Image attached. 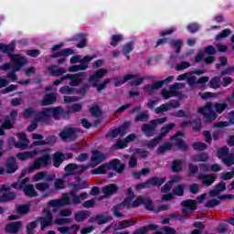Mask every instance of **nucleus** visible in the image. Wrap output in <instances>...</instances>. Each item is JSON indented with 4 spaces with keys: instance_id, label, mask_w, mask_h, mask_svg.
<instances>
[{
    "instance_id": "obj_1",
    "label": "nucleus",
    "mask_w": 234,
    "mask_h": 234,
    "mask_svg": "<svg viewBox=\"0 0 234 234\" xmlns=\"http://www.w3.org/2000/svg\"><path fill=\"white\" fill-rule=\"evenodd\" d=\"M16 48V43L12 42L9 45L0 44V52H3L4 54H8L10 57V63H6L1 66L2 70H10L13 67V71L9 72L7 74V78L11 80V81H17V75H16V72H19L23 67L26 65H28V60H27V58L17 55V54H12Z\"/></svg>"
},
{
    "instance_id": "obj_2",
    "label": "nucleus",
    "mask_w": 234,
    "mask_h": 234,
    "mask_svg": "<svg viewBox=\"0 0 234 234\" xmlns=\"http://www.w3.org/2000/svg\"><path fill=\"white\" fill-rule=\"evenodd\" d=\"M80 189H85V185L78 184L72 186L69 192L72 200H70L69 194H63L61 198L48 201V206L50 207H63L65 206H70L71 204H75V206L81 204L83 200H87V198H89V194L87 192H82L80 196L76 195Z\"/></svg>"
},
{
    "instance_id": "obj_3",
    "label": "nucleus",
    "mask_w": 234,
    "mask_h": 234,
    "mask_svg": "<svg viewBox=\"0 0 234 234\" xmlns=\"http://www.w3.org/2000/svg\"><path fill=\"white\" fill-rule=\"evenodd\" d=\"M107 74H109V69H107V68H101L99 69H96L95 71H92L89 75L88 82L80 84L81 87L80 90V93L82 94V96H85L90 87H96L98 92L103 90V89H105V87H107V85L111 83V79H105L100 84V81H101V80H103V78H105Z\"/></svg>"
},
{
    "instance_id": "obj_4",
    "label": "nucleus",
    "mask_w": 234,
    "mask_h": 234,
    "mask_svg": "<svg viewBox=\"0 0 234 234\" xmlns=\"http://www.w3.org/2000/svg\"><path fill=\"white\" fill-rule=\"evenodd\" d=\"M126 193L127 198L123 202V206L125 207H138V206H142V204H144L148 211H154L155 213H158V211H165L169 209V205H163L159 207L158 209H154V207H153V201L149 197H138L137 200L133 201V198L134 197L133 188H128Z\"/></svg>"
},
{
    "instance_id": "obj_5",
    "label": "nucleus",
    "mask_w": 234,
    "mask_h": 234,
    "mask_svg": "<svg viewBox=\"0 0 234 234\" xmlns=\"http://www.w3.org/2000/svg\"><path fill=\"white\" fill-rule=\"evenodd\" d=\"M227 108L228 104L226 102H216L214 105L211 102H207L205 106L199 108L197 112L203 115L205 122H213V120H217L218 114H222Z\"/></svg>"
},
{
    "instance_id": "obj_6",
    "label": "nucleus",
    "mask_w": 234,
    "mask_h": 234,
    "mask_svg": "<svg viewBox=\"0 0 234 234\" xmlns=\"http://www.w3.org/2000/svg\"><path fill=\"white\" fill-rule=\"evenodd\" d=\"M124 167L125 166L120 162V160L115 159L110 164H104L98 168L93 169L91 173L92 175H109V176L112 177L114 175L112 171H116V173H122Z\"/></svg>"
},
{
    "instance_id": "obj_7",
    "label": "nucleus",
    "mask_w": 234,
    "mask_h": 234,
    "mask_svg": "<svg viewBox=\"0 0 234 234\" xmlns=\"http://www.w3.org/2000/svg\"><path fill=\"white\" fill-rule=\"evenodd\" d=\"M62 114L63 109L61 107L46 108L36 114V120L37 122H41L42 123H48L51 116H53L55 120H59Z\"/></svg>"
},
{
    "instance_id": "obj_8",
    "label": "nucleus",
    "mask_w": 234,
    "mask_h": 234,
    "mask_svg": "<svg viewBox=\"0 0 234 234\" xmlns=\"http://www.w3.org/2000/svg\"><path fill=\"white\" fill-rule=\"evenodd\" d=\"M52 164V157L50 154H46L41 157L37 158L33 164L27 169L23 170L21 173V177L26 176L27 174L34 173V171H39V169H43V167H48Z\"/></svg>"
},
{
    "instance_id": "obj_9",
    "label": "nucleus",
    "mask_w": 234,
    "mask_h": 234,
    "mask_svg": "<svg viewBox=\"0 0 234 234\" xmlns=\"http://www.w3.org/2000/svg\"><path fill=\"white\" fill-rule=\"evenodd\" d=\"M96 56H86L81 58V56L77 55L70 58L71 66L68 69V72H78L80 70H87L89 69V63L94 59ZM75 63H80V65H75Z\"/></svg>"
},
{
    "instance_id": "obj_10",
    "label": "nucleus",
    "mask_w": 234,
    "mask_h": 234,
    "mask_svg": "<svg viewBox=\"0 0 234 234\" xmlns=\"http://www.w3.org/2000/svg\"><path fill=\"white\" fill-rule=\"evenodd\" d=\"M83 76H85V72H80V73H76V74H67L64 75L62 78L59 80H56L53 82V85H60V83H63L65 80H69V85L70 87H78L83 83L84 79Z\"/></svg>"
},
{
    "instance_id": "obj_11",
    "label": "nucleus",
    "mask_w": 234,
    "mask_h": 234,
    "mask_svg": "<svg viewBox=\"0 0 234 234\" xmlns=\"http://www.w3.org/2000/svg\"><path fill=\"white\" fill-rule=\"evenodd\" d=\"M167 122V117H163L160 119H154L150 122V123H145L141 127V131L145 134L147 138L154 136V131L158 125H162Z\"/></svg>"
},
{
    "instance_id": "obj_12",
    "label": "nucleus",
    "mask_w": 234,
    "mask_h": 234,
    "mask_svg": "<svg viewBox=\"0 0 234 234\" xmlns=\"http://www.w3.org/2000/svg\"><path fill=\"white\" fill-rule=\"evenodd\" d=\"M215 52H217L215 47H207L204 51H200L199 53H197L196 57V63H202V61H205L207 65H211V63L215 61V57H213V54H215Z\"/></svg>"
},
{
    "instance_id": "obj_13",
    "label": "nucleus",
    "mask_w": 234,
    "mask_h": 234,
    "mask_svg": "<svg viewBox=\"0 0 234 234\" xmlns=\"http://www.w3.org/2000/svg\"><path fill=\"white\" fill-rule=\"evenodd\" d=\"M202 76V74H206V70L204 69H197L194 70L192 72H188V79H187V84L190 87H194V85H204V83H207L209 81V77L204 76L201 78H197V76Z\"/></svg>"
},
{
    "instance_id": "obj_14",
    "label": "nucleus",
    "mask_w": 234,
    "mask_h": 234,
    "mask_svg": "<svg viewBox=\"0 0 234 234\" xmlns=\"http://www.w3.org/2000/svg\"><path fill=\"white\" fill-rule=\"evenodd\" d=\"M28 182H30V178L26 177L19 185L18 183H14L12 187L22 190L27 197H37V192L36 191V188H34V185H27Z\"/></svg>"
},
{
    "instance_id": "obj_15",
    "label": "nucleus",
    "mask_w": 234,
    "mask_h": 234,
    "mask_svg": "<svg viewBox=\"0 0 234 234\" xmlns=\"http://www.w3.org/2000/svg\"><path fill=\"white\" fill-rule=\"evenodd\" d=\"M184 87H186V84L184 83H175L170 87V90H163L162 96L165 100H169V98L178 96V90L184 89Z\"/></svg>"
},
{
    "instance_id": "obj_16",
    "label": "nucleus",
    "mask_w": 234,
    "mask_h": 234,
    "mask_svg": "<svg viewBox=\"0 0 234 234\" xmlns=\"http://www.w3.org/2000/svg\"><path fill=\"white\" fill-rule=\"evenodd\" d=\"M43 213L46 217H42L37 219V221L40 223L42 231L48 226H52L54 224V218L52 217L50 210L45 208Z\"/></svg>"
},
{
    "instance_id": "obj_17",
    "label": "nucleus",
    "mask_w": 234,
    "mask_h": 234,
    "mask_svg": "<svg viewBox=\"0 0 234 234\" xmlns=\"http://www.w3.org/2000/svg\"><path fill=\"white\" fill-rule=\"evenodd\" d=\"M164 182H165V177H153L146 183L136 185L135 189L137 191H142V189H145V187H151V186H162Z\"/></svg>"
},
{
    "instance_id": "obj_18",
    "label": "nucleus",
    "mask_w": 234,
    "mask_h": 234,
    "mask_svg": "<svg viewBox=\"0 0 234 234\" xmlns=\"http://www.w3.org/2000/svg\"><path fill=\"white\" fill-rule=\"evenodd\" d=\"M7 191H10V186L6 185L0 186V202H10V200H14V198H16V194L12 192L5 194Z\"/></svg>"
},
{
    "instance_id": "obj_19",
    "label": "nucleus",
    "mask_w": 234,
    "mask_h": 234,
    "mask_svg": "<svg viewBox=\"0 0 234 234\" xmlns=\"http://www.w3.org/2000/svg\"><path fill=\"white\" fill-rule=\"evenodd\" d=\"M45 150H32L31 152H23L16 154V158L21 161H27L34 158L37 154H41Z\"/></svg>"
},
{
    "instance_id": "obj_20",
    "label": "nucleus",
    "mask_w": 234,
    "mask_h": 234,
    "mask_svg": "<svg viewBox=\"0 0 234 234\" xmlns=\"http://www.w3.org/2000/svg\"><path fill=\"white\" fill-rule=\"evenodd\" d=\"M87 167L76 164H69L65 167V171L68 175H81L83 171L87 170Z\"/></svg>"
},
{
    "instance_id": "obj_21",
    "label": "nucleus",
    "mask_w": 234,
    "mask_h": 234,
    "mask_svg": "<svg viewBox=\"0 0 234 234\" xmlns=\"http://www.w3.org/2000/svg\"><path fill=\"white\" fill-rule=\"evenodd\" d=\"M17 137L20 140V143L16 142L13 138H11L12 144L15 145V147H17L18 149H27L28 146L29 141L27 139V135L25 133H20L17 134Z\"/></svg>"
},
{
    "instance_id": "obj_22",
    "label": "nucleus",
    "mask_w": 234,
    "mask_h": 234,
    "mask_svg": "<svg viewBox=\"0 0 234 234\" xmlns=\"http://www.w3.org/2000/svg\"><path fill=\"white\" fill-rule=\"evenodd\" d=\"M183 213H193L197 209V201L192 199L185 200L181 203Z\"/></svg>"
},
{
    "instance_id": "obj_23",
    "label": "nucleus",
    "mask_w": 234,
    "mask_h": 234,
    "mask_svg": "<svg viewBox=\"0 0 234 234\" xmlns=\"http://www.w3.org/2000/svg\"><path fill=\"white\" fill-rule=\"evenodd\" d=\"M80 133V130L76 128H69L64 130L59 133V136L61 140L67 141V140H73V138H76V133Z\"/></svg>"
},
{
    "instance_id": "obj_24",
    "label": "nucleus",
    "mask_w": 234,
    "mask_h": 234,
    "mask_svg": "<svg viewBox=\"0 0 234 234\" xmlns=\"http://www.w3.org/2000/svg\"><path fill=\"white\" fill-rule=\"evenodd\" d=\"M104 160H105V155L103 153H101L98 150H95L91 153L90 161H91V165L93 167L101 164V162Z\"/></svg>"
},
{
    "instance_id": "obj_25",
    "label": "nucleus",
    "mask_w": 234,
    "mask_h": 234,
    "mask_svg": "<svg viewBox=\"0 0 234 234\" xmlns=\"http://www.w3.org/2000/svg\"><path fill=\"white\" fill-rule=\"evenodd\" d=\"M128 133L127 125L121 126L115 130H112L107 133V138H117V136H125Z\"/></svg>"
},
{
    "instance_id": "obj_26",
    "label": "nucleus",
    "mask_w": 234,
    "mask_h": 234,
    "mask_svg": "<svg viewBox=\"0 0 234 234\" xmlns=\"http://www.w3.org/2000/svg\"><path fill=\"white\" fill-rule=\"evenodd\" d=\"M57 229L62 234H78V231H80V225L73 224L69 227H58Z\"/></svg>"
},
{
    "instance_id": "obj_27",
    "label": "nucleus",
    "mask_w": 234,
    "mask_h": 234,
    "mask_svg": "<svg viewBox=\"0 0 234 234\" xmlns=\"http://www.w3.org/2000/svg\"><path fill=\"white\" fill-rule=\"evenodd\" d=\"M175 127H176L175 122H171L162 127L160 130V134L159 136H157L158 137L157 140H164V138H165V136H167V134H169V133H171V131H173Z\"/></svg>"
},
{
    "instance_id": "obj_28",
    "label": "nucleus",
    "mask_w": 234,
    "mask_h": 234,
    "mask_svg": "<svg viewBox=\"0 0 234 234\" xmlns=\"http://www.w3.org/2000/svg\"><path fill=\"white\" fill-rule=\"evenodd\" d=\"M70 55H72V49L66 48V49L61 50L58 54L53 55L52 58H61L58 60V65H61L62 63H65L67 61V59H65V58H67V56H70Z\"/></svg>"
},
{
    "instance_id": "obj_29",
    "label": "nucleus",
    "mask_w": 234,
    "mask_h": 234,
    "mask_svg": "<svg viewBox=\"0 0 234 234\" xmlns=\"http://www.w3.org/2000/svg\"><path fill=\"white\" fill-rule=\"evenodd\" d=\"M201 124H202V121H200V119L192 118L191 122H181V127H187V125H191L194 131H200Z\"/></svg>"
},
{
    "instance_id": "obj_30",
    "label": "nucleus",
    "mask_w": 234,
    "mask_h": 234,
    "mask_svg": "<svg viewBox=\"0 0 234 234\" xmlns=\"http://www.w3.org/2000/svg\"><path fill=\"white\" fill-rule=\"evenodd\" d=\"M133 78H136V75H125L123 78L115 77L113 79V85L114 87H120L121 85H123V83H127V81H131Z\"/></svg>"
},
{
    "instance_id": "obj_31",
    "label": "nucleus",
    "mask_w": 234,
    "mask_h": 234,
    "mask_svg": "<svg viewBox=\"0 0 234 234\" xmlns=\"http://www.w3.org/2000/svg\"><path fill=\"white\" fill-rule=\"evenodd\" d=\"M197 178L199 180H202L203 186H207V187H209V186H211V184H213V182H215V180H216V177L214 175L200 174V175H198Z\"/></svg>"
},
{
    "instance_id": "obj_32",
    "label": "nucleus",
    "mask_w": 234,
    "mask_h": 234,
    "mask_svg": "<svg viewBox=\"0 0 234 234\" xmlns=\"http://www.w3.org/2000/svg\"><path fill=\"white\" fill-rule=\"evenodd\" d=\"M48 71L51 76H63V74H67V69L58 68V66L48 67Z\"/></svg>"
},
{
    "instance_id": "obj_33",
    "label": "nucleus",
    "mask_w": 234,
    "mask_h": 234,
    "mask_svg": "<svg viewBox=\"0 0 234 234\" xmlns=\"http://www.w3.org/2000/svg\"><path fill=\"white\" fill-rule=\"evenodd\" d=\"M171 140L176 142V145L179 147V149H183L184 151L187 149V144H186V142L182 140V133H177L174 137L171 138Z\"/></svg>"
},
{
    "instance_id": "obj_34",
    "label": "nucleus",
    "mask_w": 234,
    "mask_h": 234,
    "mask_svg": "<svg viewBox=\"0 0 234 234\" xmlns=\"http://www.w3.org/2000/svg\"><path fill=\"white\" fill-rule=\"evenodd\" d=\"M6 173H16L17 171V163L16 162V157H10L6 164Z\"/></svg>"
},
{
    "instance_id": "obj_35",
    "label": "nucleus",
    "mask_w": 234,
    "mask_h": 234,
    "mask_svg": "<svg viewBox=\"0 0 234 234\" xmlns=\"http://www.w3.org/2000/svg\"><path fill=\"white\" fill-rule=\"evenodd\" d=\"M224 191H226V183L220 182L216 186L215 189L210 190L209 197H218Z\"/></svg>"
},
{
    "instance_id": "obj_36",
    "label": "nucleus",
    "mask_w": 234,
    "mask_h": 234,
    "mask_svg": "<svg viewBox=\"0 0 234 234\" xmlns=\"http://www.w3.org/2000/svg\"><path fill=\"white\" fill-rule=\"evenodd\" d=\"M118 186L115 184L108 185L104 187H102V193L106 197H111V195H114V193H118Z\"/></svg>"
},
{
    "instance_id": "obj_37",
    "label": "nucleus",
    "mask_w": 234,
    "mask_h": 234,
    "mask_svg": "<svg viewBox=\"0 0 234 234\" xmlns=\"http://www.w3.org/2000/svg\"><path fill=\"white\" fill-rule=\"evenodd\" d=\"M63 160H65V154L57 152L53 154V165L54 167H59L61 164H63Z\"/></svg>"
},
{
    "instance_id": "obj_38",
    "label": "nucleus",
    "mask_w": 234,
    "mask_h": 234,
    "mask_svg": "<svg viewBox=\"0 0 234 234\" xmlns=\"http://www.w3.org/2000/svg\"><path fill=\"white\" fill-rule=\"evenodd\" d=\"M19 229H21V222L20 221L9 223L5 227V230L8 231V233H17V231H19Z\"/></svg>"
},
{
    "instance_id": "obj_39",
    "label": "nucleus",
    "mask_w": 234,
    "mask_h": 234,
    "mask_svg": "<svg viewBox=\"0 0 234 234\" xmlns=\"http://www.w3.org/2000/svg\"><path fill=\"white\" fill-rule=\"evenodd\" d=\"M90 213L87 210H80L75 213L76 222H83L86 218H89Z\"/></svg>"
},
{
    "instance_id": "obj_40",
    "label": "nucleus",
    "mask_w": 234,
    "mask_h": 234,
    "mask_svg": "<svg viewBox=\"0 0 234 234\" xmlns=\"http://www.w3.org/2000/svg\"><path fill=\"white\" fill-rule=\"evenodd\" d=\"M163 82H154L152 86L147 85L144 87V91L146 94H153L154 91L158 90V89H162Z\"/></svg>"
},
{
    "instance_id": "obj_41",
    "label": "nucleus",
    "mask_w": 234,
    "mask_h": 234,
    "mask_svg": "<svg viewBox=\"0 0 234 234\" xmlns=\"http://www.w3.org/2000/svg\"><path fill=\"white\" fill-rule=\"evenodd\" d=\"M32 138L33 140H38V141L33 142L32 147L37 146V145H46V144H50V142L48 141H43V135L41 134L33 133Z\"/></svg>"
},
{
    "instance_id": "obj_42",
    "label": "nucleus",
    "mask_w": 234,
    "mask_h": 234,
    "mask_svg": "<svg viewBox=\"0 0 234 234\" xmlns=\"http://www.w3.org/2000/svg\"><path fill=\"white\" fill-rule=\"evenodd\" d=\"M56 94L50 93L44 97V99L41 101V105L47 106V105H52V103L56 102Z\"/></svg>"
},
{
    "instance_id": "obj_43",
    "label": "nucleus",
    "mask_w": 234,
    "mask_h": 234,
    "mask_svg": "<svg viewBox=\"0 0 234 234\" xmlns=\"http://www.w3.org/2000/svg\"><path fill=\"white\" fill-rule=\"evenodd\" d=\"M128 76H135L134 78L130 80V85L132 87H138V85H142V83H144V80H145V78L144 77L138 78V74H129Z\"/></svg>"
},
{
    "instance_id": "obj_44",
    "label": "nucleus",
    "mask_w": 234,
    "mask_h": 234,
    "mask_svg": "<svg viewBox=\"0 0 234 234\" xmlns=\"http://www.w3.org/2000/svg\"><path fill=\"white\" fill-rule=\"evenodd\" d=\"M47 172H38L32 176V182H41V180H52V177L46 178Z\"/></svg>"
},
{
    "instance_id": "obj_45",
    "label": "nucleus",
    "mask_w": 234,
    "mask_h": 234,
    "mask_svg": "<svg viewBox=\"0 0 234 234\" xmlns=\"http://www.w3.org/2000/svg\"><path fill=\"white\" fill-rule=\"evenodd\" d=\"M232 118L229 122H219L218 123H215L214 127H219V129H222V127H228L229 125H234V112H231Z\"/></svg>"
},
{
    "instance_id": "obj_46",
    "label": "nucleus",
    "mask_w": 234,
    "mask_h": 234,
    "mask_svg": "<svg viewBox=\"0 0 234 234\" xmlns=\"http://www.w3.org/2000/svg\"><path fill=\"white\" fill-rule=\"evenodd\" d=\"M192 162H207V160H209V155L207 154H199L193 155L191 157Z\"/></svg>"
},
{
    "instance_id": "obj_47",
    "label": "nucleus",
    "mask_w": 234,
    "mask_h": 234,
    "mask_svg": "<svg viewBox=\"0 0 234 234\" xmlns=\"http://www.w3.org/2000/svg\"><path fill=\"white\" fill-rule=\"evenodd\" d=\"M70 222H72V219L69 218H63L60 217L59 218H56L55 219H53V224H57L58 226H63L65 224H70Z\"/></svg>"
},
{
    "instance_id": "obj_48",
    "label": "nucleus",
    "mask_w": 234,
    "mask_h": 234,
    "mask_svg": "<svg viewBox=\"0 0 234 234\" xmlns=\"http://www.w3.org/2000/svg\"><path fill=\"white\" fill-rule=\"evenodd\" d=\"M208 85L211 87V89H220L222 81L220 80V78L214 77L210 80Z\"/></svg>"
},
{
    "instance_id": "obj_49",
    "label": "nucleus",
    "mask_w": 234,
    "mask_h": 234,
    "mask_svg": "<svg viewBox=\"0 0 234 234\" xmlns=\"http://www.w3.org/2000/svg\"><path fill=\"white\" fill-rule=\"evenodd\" d=\"M35 187L37 191H40L41 193H45V191H48V189H50V185L46 182H41V183L36 184Z\"/></svg>"
},
{
    "instance_id": "obj_50",
    "label": "nucleus",
    "mask_w": 234,
    "mask_h": 234,
    "mask_svg": "<svg viewBox=\"0 0 234 234\" xmlns=\"http://www.w3.org/2000/svg\"><path fill=\"white\" fill-rule=\"evenodd\" d=\"M107 220L109 219L103 216H96L95 218H90V222L91 224H94V222H96L97 224H100V225L105 224Z\"/></svg>"
},
{
    "instance_id": "obj_51",
    "label": "nucleus",
    "mask_w": 234,
    "mask_h": 234,
    "mask_svg": "<svg viewBox=\"0 0 234 234\" xmlns=\"http://www.w3.org/2000/svg\"><path fill=\"white\" fill-rule=\"evenodd\" d=\"M58 92H60V94H75L76 89L70 86H63L59 89Z\"/></svg>"
},
{
    "instance_id": "obj_52",
    "label": "nucleus",
    "mask_w": 234,
    "mask_h": 234,
    "mask_svg": "<svg viewBox=\"0 0 234 234\" xmlns=\"http://www.w3.org/2000/svg\"><path fill=\"white\" fill-rule=\"evenodd\" d=\"M133 43H128L124 46H122V54H124V56H126V59H131V57L127 54H129L130 52H133Z\"/></svg>"
},
{
    "instance_id": "obj_53",
    "label": "nucleus",
    "mask_w": 234,
    "mask_h": 234,
    "mask_svg": "<svg viewBox=\"0 0 234 234\" xmlns=\"http://www.w3.org/2000/svg\"><path fill=\"white\" fill-rule=\"evenodd\" d=\"M184 167V162L182 161H174L172 165V171L174 173H178L182 171V168Z\"/></svg>"
},
{
    "instance_id": "obj_54",
    "label": "nucleus",
    "mask_w": 234,
    "mask_h": 234,
    "mask_svg": "<svg viewBox=\"0 0 234 234\" xmlns=\"http://www.w3.org/2000/svg\"><path fill=\"white\" fill-rule=\"evenodd\" d=\"M16 211H18L20 215H27V213L30 211V207H28V205H17Z\"/></svg>"
},
{
    "instance_id": "obj_55",
    "label": "nucleus",
    "mask_w": 234,
    "mask_h": 234,
    "mask_svg": "<svg viewBox=\"0 0 234 234\" xmlns=\"http://www.w3.org/2000/svg\"><path fill=\"white\" fill-rule=\"evenodd\" d=\"M127 143L125 139H118L113 145V149H125L127 147Z\"/></svg>"
},
{
    "instance_id": "obj_56",
    "label": "nucleus",
    "mask_w": 234,
    "mask_h": 234,
    "mask_svg": "<svg viewBox=\"0 0 234 234\" xmlns=\"http://www.w3.org/2000/svg\"><path fill=\"white\" fill-rule=\"evenodd\" d=\"M167 111H171V108L169 107V103L162 104L161 106L155 108L154 112L156 114H160V112H167Z\"/></svg>"
},
{
    "instance_id": "obj_57",
    "label": "nucleus",
    "mask_w": 234,
    "mask_h": 234,
    "mask_svg": "<svg viewBox=\"0 0 234 234\" xmlns=\"http://www.w3.org/2000/svg\"><path fill=\"white\" fill-rule=\"evenodd\" d=\"M229 153V149L225 146L218 151V158H221L224 160V158L228 157V154Z\"/></svg>"
},
{
    "instance_id": "obj_58",
    "label": "nucleus",
    "mask_w": 234,
    "mask_h": 234,
    "mask_svg": "<svg viewBox=\"0 0 234 234\" xmlns=\"http://www.w3.org/2000/svg\"><path fill=\"white\" fill-rule=\"evenodd\" d=\"M122 39H123V36H122V35H113L112 37L111 46L112 47H117L118 43H120V41H122Z\"/></svg>"
},
{
    "instance_id": "obj_59",
    "label": "nucleus",
    "mask_w": 234,
    "mask_h": 234,
    "mask_svg": "<svg viewBox=\"0 0 234 234\" xmlns=\"http://www.w3.org/2000/svg\"><path fill=\"white\" fill-rule=\"evenodd\" d=\"M156 225H149L148 227H144V229L136 230L135 232H133V234H147V231H149V229H156Z\"/></svg>"
},
{
    "instance_id": "obj_60",
    "label": "nucleus",
    "mask_w": 234,
    "mask_h": 234,
    "mask_svg": "<svg viewBox=\"0 0 234 234\" xmlns=\"http://www.w3.org/2000/svg\"><path fill=\"white\" fill-rule=\"evenodd\" d=\"M136 122H147L149 120V112H144L135 118Z\"/></svg>"
},
{
    "instance_id": "obj_61",
    "label": "nucleus",
    "mask_w": 234,
    "mask_h": 234,
    "mask_svg": "<svg viewBox=\"0 0 234 234\" xmlns=\"http://www.w3.org/2000/svg\"><path fill=\"white\" fill-rule=\"evenodd\" d=\"M54 187L57 191L59 189H65V181L63 179H55Z\"/></svg>"
},
{
    "instance_id": "obj_62",
    "label": "nucleus",
    "mask_w": 234,
    "mask_h": 234,
    "mask_svg": "<svg viewBox=\"0 0 234 234\" xmlns=\"http://www.w3.org/2000/svg\"><path fill=\"white\" fill-rule=\"evenodd\" d=\"M193 149H195V151H204L207 149V144L204 143L197 142V143H194Z\"/></svg>"
},
{
    "instance_id": "obj_63",
    "label": "nucleus",
    "mask_w": 234,
    "mask_h": 234,
    "mask_svg": "<svg viewBox=\"0 0 234 234\" xmlns=\"http://www.w3.org/2000/svg\"><path fill=\"white\" fill-rule=\"evenodd\" d=\"M174 195L176 197H182L184 195V186L183 185H178L173 189Z\"/></svg>"
},
{
    "instance_id": "obj_64",
    "label": "nucleus",
    "mask_w": 234,
    "mask_h": 234,
    "mask_svg": "<svg viewBox=\"0 0 234 234\" xmlns=\"http://www.w3.org/2000/svg\"><path fill=\"white\" fill-rule=\"evenodd\" d=\"M176 231L169 227H165L161 232H157L156 234H175Z\"/></svg>"
}]
</instances>
